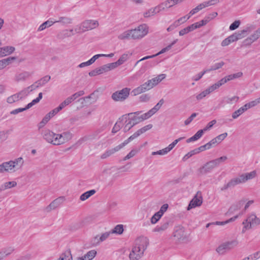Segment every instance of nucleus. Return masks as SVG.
Masks as SVG:
<instances>
[{
  "label": "nucleus",
  "instance_id": "1",
  "mask_svg": "<svg viewBox=\"0 0 260 260\" xmlns=\"http://www.w3.org/2000/svg\"><path fill=\"white\" fill-rule=\"evenodd\" d=\"M24 165V160L19 157L0 164V174L13 173L21 170Z\"/></svg>",
  "mask_w": 260,
  "mask_h": 260
},
{
  "label": "nucleus",
  "instance_id": "2",
  "mask_svg": "<svg viewBox=\"0 0 260 260\" xmlns=\"http://www.w3.org/2000/svg\"><path fill=\"white\" fill-rule=\"evenodd\" d=\"M228 159L226 156H222L216 159L212 160L206 163L199 168L198 172L200 175L205 174L211 171L214 168L224 162Z\"/></svg>",
  "mask_w": 260,
  "mask_h": 260
},
{
  "label": "nucleus",
  "instance_id": "3",
  "mask_svg": "<svg viewBox=\"0 0 260 260\" xmlns=\"http://www.w3.org/2000/svg\"><path fill=\"white\" fill-rule=\"evenodd\" d=\"M243 227L242 230L243 233L246 231L251 229L253 226L260 225V217H257L255 213H251L249 214L246 219L242 222Z\"/></svg>",
  "mask_w": 260,
  "mask_h": 260
},
{
  "label": "nucleus",
  "instance_id": "4",
  "mask_svg": "<svg viewBox=\"0 0 260 260\" xmlns=\"http://www.w3.org/2000/svg\"><path fill=\"white\" fill-rule=\"evenodd\" d=\"M146 245H133L129 249V259H139L143 255L144 252L146 249Z\"/></svg>",
  "mask_w": 260,
  "mask_h": 260
},
{
  "label": "nucleus",
  "instance_id": "5",
  "mask_svg": "<svg viewBox=\"0 0 260 260\" xmlns=\"http://www.w3.org/2000/svg\"><path fill=\"white\" fill-rule=\"evenodd\" d=\"M132 32V39L139 40L146 36L149 31V27L146 24L139 25L135 29H131Z\"/></svg>",
  "mask_w": 260,
  "mask_h": 260
},
{
  "label": "nucleus",
  "instance_id": "6",
  "mask_svg": "<svg viewBox=\"0 0 260 260\" xmlns=\"http://www.w3.org/2000/svg\"><path fill=\"white\" fill-rule=\"evenodd\" d=\"M131 89L125 87L120 90L114 92L111 95L112 99L115 102H123L127 99Z\"/></svg>",
  "mask_w": 260,
  "mask_h": 260
},
{
  "label": "nucleus",
  "instance_id": "7",
  "mask_svg": "<svg viewBox=\"0 0 260 260\" xmlns=\"http://www.w3.org/2000/svg\"><path fill=\"white\" fill-rule=\"evenodd\" d=\"M72 134L70 132L56 134L55 145H60L67 143L72 138Z\"/></svg>",
  "mask_w": 260,
  "mask_h": 260
},
{
  "label": "nucleus",
  "instance_id": "8",
  "mask_svg": "<svg viewBox=\"0 0 260 260\" xmlns=\"http://www.w3.org/2000/svg\"><path fill=\"white\" fill-rule=\"evenodd\" d=\"M42 93H39L38 97L33 100L30 103H28L24 108H19L14 109L10 112L11 115H16L20 112L26 111L29 108H31L33 106L38 103L42 99Z\"/></svg>",
  "mask_w": 260,
  "mask_h": 260
},
{
  "label": "nucleus",
  "instance_id": "9",
  "mask_svg": "<svg viewBox=\"0 0 260 260\" xmlns=\"http://www.w3.org/2000/svg\"><path fill=\"white\" fill-rule=\"evenodd\" d=\"M164 103V100L161 99L153 108L149 110L147 112L139 116L141 121H143L150 118L160 109Z\"/></svg>",
  "mask_w": 260,
  "mask_h": 260
},
{
  "label": "nucleus",
  "instance_id": "10",
  "mask_svg": "<svg viewBox=\"0 0 260 260\" xmlns=\"http://www.w3.org/2000/svg\"><path fill=\"white\" fill-rule=\"evenodd\" d=\"M244 184L240 174L238 176L234 177L230 179L229 182L225 184L222 188L221 190H225L229 188L235 187L236 185Z\"/></svg>",
  "mask_w": 260,
  "mask_h": 260
},
{
  "label": "nucleus",
  "instance_id": "11",
  "mask_svg": "<svg viewBox=\"0 0 260 260\" xmlns=\"http://www.w3.org/2000/svg\"><path fill=\"white\" fill-rule=\"evenodd\" d=\"M153 87L148 80L147 81L137 87V88L134 89L132 93L134 95L136 96L138 94H140L142 93L145 92L147 91H148L152 89Z\"/></svg>",
  "mask_w": 260,
  "mask_h": 260
},
{
  "label": "nucleus",
  "instance_id": "12",
  "mask_svg": "<svg viewBox=\"0 0 260 260\" xmlns=\"http://www.w3.org/2000/svg\"><path fill=\"white\" fill-rule=\"evenodd\" d=\"M112 70H113V69L111 66V63H110L91 71L89 73V75L91 77L95 76L108 72Z\"/></svg>",
  "mask_w": 260,
  "mask_h": 260
},
{
  "label": "nucleus",
  "instance_id": "13",
  "mask_svg": "<svg viewBox=\"0 0 260 260\" xmlns=\"http://www.w3.org/2000/svg\"><path fill=\"white\" fill-rule=\"evenodd\" d=\"M42 136L43 139L48 143L55 145L56 133L49 129H45L42 132Z\"/></svg>",
  "mask_w": 260,
  "mask_h": 260
},
{
  "label": "nucleus",
  "instance_id": "14",
  "mask_svg": "<svg viewBox=\"0 0 260 260\" xmlns=\"http://www.w3.org/2000/svg\"><path fill=\"white\" fill-rule=\"evenodd\" d=\"M25 93L26 92L22 91L21 90L18 92L9 96L7 98L6 102L9 104H12L14 103L18 102L20 100H22V99L26 98Z\"/></svg>",
  "mask_w": 260,
  "mask_h": 260
},
{
  "label": "nucleus",
  "instance_id": "15",
  "mask_svg": "<svg viewBox=\"0 0 260 260\" xmlns=\"http://www.w3.org/2000/svg\"><path fill=\"white\" fill-rule=\"evenodd\" d=\"M64 201L65 198L62 196L56 198L45 208V211L49 212L52 210H55L62 205Z\"/></svg>",
  "mask_w": 260,
  "mask_h": 260
},
{
  "label": "nucleus",
  "instance_id": "16",
  "mask_svg": "<svg viewBox=\"0 0 260 260\" xmlns=\"http://www.w3.org/2000/svg\"><path fill=\"white\" fill-rule=\"evenodd\" d=\"M127 144L125 140L123 143L116 146L114 148L106 150L104 153H103L102 154L101 156V158L105 159L110 156L111 155L114 154L115 152L119 151L121 149H122Z\"/></svg>",
  "mask_w": 260,
  "mask_h": 260
},
{
  "label": "nucleus",
  "instance_id": "17",
  "mask_svg": "<svg viewBox=\"0 0 260 260\" xmlns=\"http://www.w3.org/2000/svg\"><path fill=\"white\" fill-rule=\"evenodd\" d=\"M203 202L202 197L201 195H199L198 193L193 197L190 201L187 207V210H190L192 208L200 206Z\"/></svg>",
  "mask_w": 260,
  "mask_h": 260
},
{
  "label": "nucleus",
  "instance_id": "18",
  "mask_svg": "<svg viewBox=\"0 0 260 260\" xmlns=\"http://www.w3.org/2000/svg\"><path fill=\"white\" fill-rule=\"evenodd\" d=\"M183 137H180L177 139L174 140L171 144H170L167 147L160 150L158 151V155H164L167 154L168 152H169L171 150L173 149V148L176 146V145L181 140L183 139Z\"/></svg>",
  "mask_w": 260,
  "mask_h": 260
},
{
  "label": "nucleus",
  "instance_id": "19",
  "mask_svg": "<svg viewBox=\"0 0 260 260\" xmlns=\"http://www.w3.org/2000/svg\"><path fill=\"white\" fill-rule=\"evenodd\" d=\"M243 183L253 180L257 177V173L256 170H253L249 172L243 173L240 174Z\"/></svg>",
  "mask_w": 260,
  "mask_h": 260
},
{
  "label": "nucleus",
  "instance_id": "20",
  "mask_svg": "<svg viewBox=\"0 0 260 260\" xmlns=\"http://www.w3.org/2000/svg\"><path fill=\"white\" fill-rule=\"evenodd\" d=\"M132 53H124L120 56L119 58L116 62L111 63V66L112 67L113 70L124 63L129 59Z\"/></svg>",
  "mask_w": 260,
  "mask_h": 260
},
{
  "label": "nucleus",
  "instance_id": "21",
  "mask_svg": "<svg viewBox=\"0 0 260 260\" xmlns=\"http://www.w3.org/2000/svg\"><path fill=\"white\" fill-rule=\"evenodd\" d=\"M83 25L86 31H87L97 28L99 23L95 20H86L83 22Z\"/></svg>",
  "mask_w": 260,
  "mask_h": 260
},
{
  "label": "nucleus",
  "instance_id": "22",
  "mask_svg": "<svg viewBox=\"0 0 260 260\" xmlns=\"http://www.w3.org/2000/svg\"><path fill=\"white\" fill-rule=\"evenodd\" d=\"M110 235L109 231L97 234L93 238V242L96 244L104 242L108 239Z\"/></svg>",
  "mask_w": 260,
  "mask_h": 260
},
{
  "label": "nucleus",
  "instance_id": "23",
  "mask_svg": "<svg viewBox=\"0 0 260 260\" xmlns=\"http://www.w3.org/2000/svg\"><path fill=\"white\" fill-rule=\"evenodd\" d=\"M260 37V27L256 30L249 37L246 38L244 43L246 45H250L251 43L257 40Z\"/></svg>",
  "mask_w": 260,
  "mask_h": 260
},
{
  "label": "nucleus",
  "instance_id": "24",
  "mask_svg": "<svg viewBox=\"0 0 260 260\" xmlns=\"http://www.w3.org/2000/svg\"><path fill=\"white\" fill-rule=\"evenodd\" d=\"M15 50V48L11 46H6L0 47V57H3L13 53Z\"/></svg>",
  "mask_w": 260,
  "mask_h": 260
},
{
  "label": "nucleus",
  "instance_id": "25",
  "mask_svg": "<svg viewBox=\"0 0 260 260\" xmlns=\"http://www.w3.org/2000/svg\"><path fill=\"white\" fill-rule=\"evenodd\" d=\"M254 29V26L251 25L247 27L245 29L239 31L235 32L237 40H240L244 38L248 33L251 32L253 29Z\"/></svg>",
  "mask_w": 260,
  "mask_h": 260
},
{
  "label": "nucleus",
  "instance_id": "26",
  "mask_svg": "<svg viewBox=\"0 0 260 260\" xmlns=\"http://www.w3.org/2000/svg\"><path fill=\"white\" fill-rule=\"evenodd\" d=\"M97 251L95 250H91L84 255L77 257L76 260H92L95 257Z\"/></svg>",
  "mask_w": 260,
  "mask_h": 260
},
{
  "label": "nucleus",
  "instance_id": "27",
  "mask_svg": "<svg viewBox=\"0 0 260 260\" xmlns=\"http://www.w3.org/2000/svg\"><path fill=\"white\" fill-rule=\"evenodd\" d=\"M30 76V74L28 72L24 71L16 74L14 79L16 82L23 81L28 78Z\"/></svg>",
  "mask_w": 260,
  "mask_h": 260
},
{
  "label": "nucleus",
  "instance_id": "28",
  "mask_svg": "<svg viewBox=\"0 0 260 260\" xmlns=\"http://www.w3.org/2000/svg\"><path fill=\"white\" fill-rule=\"evenodd\" d=\"M166 74H159L156 77L149 80L152 87L153 88L154 86H156L159 83H160L163 79H164L166 78Z\"/></svg>",
  "mask_w": 260,
  "mask_h": 260
},
{
  "label": "nucleus",
  "instance_id": "29",
  "mask_svg": "<svg viewBox=\"0 0 260 260\" xmlns=\"http://www.w3.org/2000/svg\"><path fill=\"white\" fill-rule=\"evenodd\" d=\"M127 118V115H123L121 117H120L118 121L115 123L114 127L112 128V133H116L118 131H119L122 126L123 123L122 121L124 120V119H126Z\"/></svg>",
  "mask_w": 260,
  "mask_h": 260
},
{
  "label": "nucleus",
  "instance_id": "30",
  "mask_svg": "<svg viewBox=\"0 0 260 260\" xmlns=\"http://www.w3.org/2000/svg\"><path fill=\"white\" fill-rule=\"evenodd\" d=\"M17 182L15 181L4 182L0 186V191L10 189L16 186Z\"/></svg>",
  "mask_w": 260,
  "mask_h": 260
},
{
  "label": "nucleus",
  "instance_id": "31",
  "mask_svg": "<svg viewBox=\"0 0 260 260\" xmlns=\"http://www.w3.org/2000/svg\"><path fill=\"white\" fill-rule=\"evenodd\" d=\"M15 57H9L0 60V70L5 69L7 66L9 65L12 61L15 60Z\"/></svg>",
  "mask_w": 260,
  "mask_h": 260
},
{
  "label": "nucleus",
  "instance_id": "32",
  "mask_svg": "<svg viewBox=\"0 0 260 260\" xmlns=\"http://www.w3.org/2000/svg\"><path fill=\"white\" fill-rule=\"evenodd\" d=\"M212 92H213V90L211 87L209 86L206 89L197 94L196 96V99L197 101H201Z\"/></svg>",
  "mask_w": 260,
  "mask_h": 260
},
{
  "label": "nucleus",
  "instance_id": "33",
  "mask_svg": "<svg viewBox=\"0 0 260 260\" xmlns=\"http://www.w3.org/2000/svg\"><path fill=\"white\" fill-rule=\"evenodd\" d=\"M147 131L144 128V127H142L141 128L138 130L136 132H135L133 135L131 136L127 139L125 140L127 144L129 143L131 141L136 139L138 137H139L141 134L144 133Z\"/></svg>",
  "mask_w": 260,
  "mask_h": 260
},
{
  "label": "nucleus",
  "instance_id": "34",
  "mask_svg": "<svg viewBox=\"0 0 260 260\" xmlns=\"http://www.w3.org/2000/svg\"><path fill=\"white\" fill-rule=\"evenodd\" d=\"M147 131L144 128V127H142L141 128L138 130L136 132H135L133 135L131 136L127 139L125 140L127 144L129 143L131 141L136 139L138 137H139L141 134L144 133Z\"/></svg>",
  "mask_w": 260,
  "mask_h": 260
},
{
  "label": "nucleus",
  "instance_id": "35",
  "mask_svg": "<svg viewBox=\"0 0 260 260\" xmlns=\"http://www.w3.org/2000/svg\"><path fill=\"white\" fill-rule=\"evenodd\" d=\"M232 248L230 245H219L216 248V251L219 254H223Z\"/></svg>",
  "mask_w": 260,
  "mask_h": 260
},
{
  "label": "nucleus",
  "instance_id": "36",
  "mask_svg": "<svg viewBox=\"0 0 260 260\" xmlns=\"http://www.w3.org/2000/svg\"><path fill=\"white\" fill-rule=\"evenodd\" d=\"M14 249L12 246H9L7 248H4L0 251V260H3L7 256L11 254Z\"/></svg>",
  "mask_w": 260,
  "mask_h": 260
},
{
  "label": "nucleus",
  "instance_id": "37",
  "mask_svg": "<svg viewBox=\"0 0 260 260\" xmlns=\"http://www.w3.org/2000/svg\"><path fill=\"white\" fill-rule=\"evenodd\" d=\"M228 136L227 133L220 134L210 141L212 146L221 143Z\"/></svg>",
  "mask_w": 260,
  "mask_h": 260
},
{
  "label": "nucleus",
  "instance_id": "38",
  "mask_svg": "<svg viewBox=\"0 0 260 260\" xmlns=\"http://www.w3.org/2000/svg\"><path fill=\"white\" fill-rule=\"evenodd\" d=\"M58 260H73L72 255L70 249H67L59 256Z\"/></svg>",
  "mask_w": 260,
  "mask_h": 260
},
{
  "label": "nucleus",
  "instance_id": "39",
  "mask_svg": "<svg viewBox=\"0 0 260 260\" xmlns=\"http://www.w3.org/2000/svg\"><path fill=\"white\" fill-rule=\"evenodd\" d=\"M54 23H59L62 24H69L72 22V19L67 16L59 17L58 20L54 21Z\"/></svg>",
  "mask_w": 260,
  "mask_h": 260
},
{
  "label": "nucleus",
  "instance_id": "40",
  "mask_svg": "<svg viewBox=\"0 0 260 260\" xmlns=\"http://www.w3.org/2000/svg\"><path fill=\"white\" fill-rule=\"evenodd\" d=\"M124 231L123 225L122 224H117L113 229L109 231L110 234L121 235Z\"/></svg>",
  "mask_w": 260,
  "mask_h": 260
},
{
  "label": "nucleus",
  "instance_id": "41",
  "mask_svg": "<svg viewBox=\"0 0 260 260\" xmlns=\"http://www.w3.org/2000/svg\"><path fill=\"white\" fill-rule=\"evenodd\" d=\"M132 32L131 29L125 31L118 36L119 40H128L132 39Z\"/></svg>",
  "mask_w": 260,
  "mask_h": 260
},
{
  "label": "nucleus",
  "instance_id": "42",
  "mask_svg": "<svg viewBox=\"0 0 260 260\" xmlns=\"http://www.w3.org/2000/svg\"><path fill=\"white\" fill-rule=\"evenodd\" d=\"M96 192L95 190L91 189L82 193L80 197V200L84 201L89 199L91 196L94 194Z\"/></svg>",
  "mask_w": 260,
  "mask_h": 260
},
{
  "label": "nucleus",
  "instance_id": "43",
  "mask_svg": "<svg viewBox=\"0 0 260 260\" xmlns=\"http://www.w3.org/2000/svg\"><path fill=\"white\" fill-rule=\"evenodd\" d=\"M204 132L203 129L198 131L194 135L186 140L187 143H190L199 139L203 136Z\"/></svg>",
  "mask_w": 260,
  "mask_h": 260
},
{
  "label": "nucleus",
  "instance_id": "44",
  "mask_svg": "<svg viewBox=\"0 0 260 260\" xmlns=\"http://www.w3.org/2000/svg\"><path fill=\"white\" fill-rule=\"evenodd\" d=\"M184 229L182 227H177L174 232V237L178 239H183L184 238Z\"/></svg>",
  "mask_w": 260,
  "mask_h": 260
},
{
  "label": "nucleus",
  "instance_id": "45",
  "mask_svg": "<svg viewBox=\"0 0 260 260\" xmlns=\"http://www.w3.org/2000/svg\"><path fill=\"white\" fill-rule=\"evenodd\" d=\"M74 101H75V99L73 97L72 95H71L67 98H66L62 102H61L59 106L61 108V109L62 110L64 107L66 106L69 105L71 103H72Z\"/></svg>",
  "mask_w": 260,
  "mask_h": 260
},
{
  "label": "nucleus",
  "instance_id": "46",
  "mask_svg": "<svg viewBox=\"0 0 260 260\" xmlns=\"http://www.w3.org/2000/svg\"><path fill=\"white\" fill-rule=\"evenodd\" d=\"M227 82L225 77L221 79L219 81H218L217 82L213 84V85L210 86L213 91H215V90L219 88L220 86H221L222 85L224 84Z\"/></svg>",
  "mask_w": 260,
  "mask_h": 260
},
{
  "label": "nucleus",
  "instance_id": "47",
  "mask_svg": "<svg viewBox=\"0 0 260 260\" xmlns=\"http://www.w3.org/2000/svg\"><path fill=\"white\" fill-rule=\"evenodd\" d=\"M54 24V22L53 21L48 20L44 22V23H43L42 24H41L40 25V26L39 27V28L38 29V31H42V30H44L45 29H46V28H48V27L52 26Z\"/></svg>",
  "mask_w": 260,
  "mask_h": 260
},
{
  "label": "nucleus",
  "instance_id": "48",
  "mask_svg": "<svg viewBox=\"0 0 260 260\" xmlns=\"http://www.w3.org/2000/svg\"><path fill=\"white\" fill-rule=\"evenodd\" d=\"M247 110L246 109L245 105L243 106L241 108H240L237 110L235 111L232 114V117L233 119L237 118L239 116L242 115L244 112H245Z\"/></svg>",
  "mask_w": 260,
  "mask_h": 260
},
{
  "label": "nucleus",
  "instance_id": "49",
  "mask_svg": "<svg viewBox=\"0 0 260 260\" xmlns=\"http://www.w3.org/2000/svg\"><path fill=\"white\" fill-rule=\"evenodd\" d=\"M39 87H40V86H39L38 84H37L36 82L33 84L31 85L30 86H29L26 88L23 89L22 90V91L26 92L25 94H26V97L31 91H33L34 90L36 89V88H37Z\"/></svg>",
  "mask_w": 260,
  "mask_h": 260
},
{
  "label": "nucleus",
  "instance_id": "50",
  "mask_svg": "<svg viewBox=\"0 0 260 260\" xmlns=\"http://www.w3.org/2000/svg\"><path fill=\"white\" fill-rule=\"evenodd\" d=\"M260 103V96L254 100L251 101L248 103L245 104V107L247 110L254 107Z\"/></svg>",
  "mask_w": 260,
  "mask_h": 260
},
{
  "label": "nucleus",
  "instance_id": "51",
  "mask_svg": "<svg viewBox=\"0 0 260 260\" xmlns=\"http://www.w3.org/2000/svg\"><path fill=\"white\" fill-rule=\"evenodd\" d=\"M51 79V77L49 75H46L41 79L36 81V83L38 84L39 86H42L45 85L47 83H48Z\"/></svg>",
  "mask_w": 260,
  "mask_h": 260
},
{
  "label": "nucleus",
  "instance_id": "52",
  "mask_svg": "<svg viewBox=\"0 0 260 260\" xmlns=\"http://www.w3.org/2000/svg\"><path fill=\"white\" fill-rule=\"evenodd\" d=\"M139 151V150L136 149H132L125 157H123V160L125 161L134 157Z\"/></svg>",
  "mask_w": 260,
  "mask_h": 260
},
{
  "label": "nucleus",
  "instance_id": "53",
  "mask_svg": "<svg viewBox=\"0 0 260 260\" xmlns=\"http://www.w3.org/2000/svg\"><path fill=\"white\" fill-rule=\"evenodd\" d=\"M125 122H126L124 126L123 127V131L124 132H127L129 130L131 129L135 125V123L133 122V120H132L131 119H128V121H127V119H125Z\"/></svg>",
  "mask_w": 260,
  "mask_h": 260
},
{
  "label": "nucleus",
  "instance_id": "54",
  "mask_svg": "<svg viewBox=\"0 0 260 260\" xmlns=\"http://www.w3.org/2000/svg\"><path fill=\"white\" fill-rule=\"evenodd\" d=\"M135 242L136 244H148L149 240L146 237L140 236L136 239Z\"/></svg>",
  "mask_w": 260,
  "mask_h": 260
},
{
  "label": "nucleus",
  "instance_id": "55",
  "mask_svg": "<svg viewBox=\"0 0 260 260\" xmlns=\"http://www.w3.org/2000/svg\"><path fill=\"white\" fill-rule=\"evenodd\" d=\"M169 222H166L159 226L156 227L154 231L157 232H161L167 230L169 227Z\"/></svg>",
  "mask_w": 260,
  "mask_h": 260
},
{
  "label": "nucleus",
  "instance_id": "56",
  "mask_svg": "<svg viewBox=\"0 0 260 260\" xmlns=\"http://www.w3.org/2000/svg\"><path fill=\"white\" fill-rule=\"evenodd\" d=\"M239 99L238 96H233L232 97H226L225 98V102L228 104H233L238 102Z\"/></svg>",
  "mask_w": 260,
  "mask_h": 260
},
{
  "label": "nucleus",
  "instance_id": "57",
  "mask_svg": "<svg viewBox=\"0 0 260 260\" xmlns=\"http://www.w3.org/2000/svg\"><path fill=\"white\" fill-rule=\"evenodd\" d=\"M51 118L49 117V115L46 114L45 117L43 118L42 121L39 123L38 124V128L41 129L42 127H43L50 120Z\"/></svg>",
  "mask_w": 260,
  "mask_h": 260
},
{
  "label": "nucleus",
  "instance_id": "58",
  "mask_svg": "<svg viewBox=\"0 0 260 260\" xmlns=\"http://www.w3.org/2000/svg\"><path fill=\"white\" fill-rule=\"evenodd\" d=\"M212 147V145L210 141L206 144L204 145L201 146L198 148H196V150L197 151L198 153H199L201 151H203L206 149H209Z\"/></svg>",
  "mask_w": 260,
  "mask_h": 260
},
{
  "label": "nucleus",
  "instance_id": "59",
  "mask_svg": "<svg viewBox=\"0 0 260 260\" xmlns=\"http://www.w3.org/2000/svg\"><path fill=\"white\" fill-rule=\"evenodd\" d=\"M155 12L154 11L153 8H151L143 13V16L144 18H148L154 16Z\"/></svg>",
  "mask_w": 260,
  "mask_h": 260
},
{
  "label": "nucleus",
  "instance_id": "60",
  "mask_svg": "<svg viewBox=\"0 0 260 260\" xmlns=\"http://www.w3.org/2000/svg\"><path fill=\"white\" fill-rule=\"evenodd\" d=\"M224 64V62L222 61H220L219 62H217L215 63L210 69L207 70L208 72H210L211 71L216 70L221 68L223 65Z\"/></svg>",
  "mask_w": 260,
  "mask_h": 260
},
{
  "label": "nucleus",
  "instance_id": "61",
  "mask_svg": "<svg viewBox=\"0 0 260 260\" xmlns=\"http://www.w3.org/2000/svg\"><path fill=\"white\" fill-rule=\"evenodd\" d=\"M74 31L77 34L82 33L86 31L85 28L83 27V22L75 27Z\"/></svg>",
  "mask_w": 260,
  "mask_h": 260
},
{
  "label": "nucleus",
  "instance_id": "62",
  "mask_svg": "<svg viewBox=\"0 0 260 260\" xmlns=\"http://www.w3.org/2000/svg\"><path fill=\"white\" fill-rule=\"evenodd\" d=\"M162 215L157 212L155 213L151 218V222L152 224L156 223L161 217Z\"/></svg>",
  "mask_w": 260,
  "mask_h": 260
},
{
  "label": "nucleus",
  "instance_id": "63",
  "mask_svg": "<svg viewBox=\"0 0 260 260\" xmlns=\"http://www.w3.org/2000/svg\"><path fill=\"white\" fill-rule=\"evenodd\" d=\"M151 98L150 95L148 94H143L139 96V101L142 103L148 102Z\"/></svg>",
  "mask_w": 260,
  "mask_h": 260
},
{
  "label": "nucleus",
  "instance_id": "64",
  "mask_svg": "<svg viewBox=\"0 0 260 260\" xmlns=\"http://www.w3.org/2000/svg\"><path fill=\"white\" fill-rule=\"evenodd\" d=\"M62 109L59 106H58L57 107L54 108L51 111H50L47 114L49 116V117L51 118L54 116H55L56 114H57L60 111H61Z\"/></svg>",
  "mask_w": 260,
  "mask_h": 260
}]
</instances>
